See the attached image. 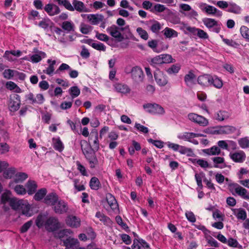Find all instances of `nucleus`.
<instances>
[{
  "label": "nucleus",
  "mask_w": 249,
  "mask_h": 249,
  "mask_svg": "<svg viewBox=\"0 0 249 249\" xmlns=\"http://www.w3.org/2000/svg\"><path fill=\"white\" fill-rule=\"evenodd\" d=\"M221 37L222 38L223 41L229 46L234 48H237V47L239 46L238 43H237V42H236L235 41L232 39L224 38L223 37V36H221Z\"/></svg>",
  "instance_id": "5fc2aeb1"
},
{
  "label": "nucleus",
  "mask_w": 249,
  "mask_h": 249,
  "mask_svg": "<svg viewBox=\"0 0 249 249\" xmlns=\"http://www.w3.org/2000/svg\"><path fill=\"white\" fill-rule=\"evenodd\" d=\"M204 24L209 29L212 28V31L218 33L221 29L220 24L214 19L205 18L202 20Z\"/></svg>",
  "instance_id": "0eeeda50"
},
{
  "label": "nucleus",
  "mask_w": 249,
  "mask_h": 249,
  "mask_svg": "<svg viewBox=\"0 0 249 249\" xmlns=\"http://www.w3.org/2000/svg\"><path fill=\"white\" fill-rule=\"evenodd\" d=\"M213 80V76L208 75L204 74L199 76L197 78L198 83L202 86L208 87L211 86V80Z\"/></svg>",
  "instance_id": "6ab92c4d"
},
{
  "label": "nucleus",
  "mask_w": 249,
  "mask_h": 249,
  "mask_svg": "<svg viewBox=\"0 0 249 249\" xmlns=\"http://www.w3.org/2000/svg\"><path fill=\"white\" fill-rule=\"evenodd\" d=\"M104 17L102 15L89 14L87 15V18L92 25H97L102 21Z\"/></svg>",
  "instance_id": "4be33fe9"
},
{
  "label": "nucleus",
  "mask_w": 249,
  "mask_h": 249,
  "mask_svg": "<svg viewBox=\"0 0 249 249\" xmlns=\"http://www.w3.org/2000/svg\"><path fill=\"white\" fill-rule=\"evenodd\" d=\"M161 60L162 64H168L176 62V60L173 58L171 55L169 54H160Z\"/></svg>",
  "instance_id": "4c0bfd02"
},
{
  "label": "nucleus",
  "mask_w": 249,
  "mask_h": 249,
  "mask_svg": "<svg viewBox=\"0 0 249 249\" xmlns=\"http://www.w3.org/2000/svg\"><path fill=\"white\" fill-rule=\"evenodd\" d=\"M33 223L32 220L27 221L24 223L20 228V231L21 233H25L28 231Z\"/></svg>",
  "instance_id": "4d7b16f0"
},
{
  "label": "nucleus",
  "mask_w": 249,
  "mask_h": 249,
  "mask_svg": "<svg viewBox=\"0 0 249 249\" xmlns=\"http://www.w3.org/2000/svg\"><path fill=\"white\" fill-rule=\"evenodd\" d=\"M28 175L23 172H18L17 173L14 179V182L15 183H19L22 182L24 180H25L28 178Z\"/></svg>",
  "instance_id": "58836bf2"
},
{
  "label": "nucleus",
  "mask_w": 249,
  "mask_h": 249,
  "mask_svg": "<svg viewBox=\"0 0 249 249\" xmlns=\"http://www.w3.org/2000/svg\"><path fill=\"white\" fill-rule=\"evenodd\" d=\"M69 93L71 97L74 98L79 96L80 90L77 86H73L69 89Z\"/></svg>",
  "instance_id": "09e8293b"
},
{
  "label": "nucleus",
  "mask_w": 249,
  "mask_h": 249,
  "mask_svg": "<svg viewBox=\"0 0 249 249\" xmlns=\"http://www.w3.org/2000/svg\"><path fill=\"white\" fill-rule=\"evenodd\" d=\"M53 211L57 214H63L68 212L69 206L64 200L59 199L52 207Z\"/></svg>",
  "instance_id": "39448f33"
},
{
  "label": "nucleus",
  "mask_w": 249,
  "mask_h": 249,
  "mask_svg": "<svg viewBox=\"0 0 249 249\" xmlns=\"http://www.w3.org/2000/svg\"><path fill=\"white\" fill-rule=\"evenodd\" d=\"M154 78L159 86H164L168 83L167 76L160 70H157L155 72Z\"/></svg>",
  "instance_id": "9b49d317"
},
{
  "label": "nucleus",
  "mask_w": 249,
  "mask_h": 249,
  "mask_svg": "<svg viewBox=\"0 0 249 249\" xmlns=\"http://www.w3.org/2000/svg\"><path fill=\"white\" fill-rule=\"evenodd\" d=\"M61 27L67 33L73 32L75 29L74 24L71 21L63 22L61 24Z\"/></svg>",
  "instance_id": "a878e982"
},
{
  "label": "nucleus",
  "mask_w": 249,
  "mask_h": 249,
  "mask_svg": "<svg viewBox=\"0 0 249 249\" xmlns=\"http://www.w3.org/2000/svg\"><path fill=\"white\" fill-rule=\"evenodd\" d=\"M20 106V97L19 95L14 94L10 96L8 107L11 111H17Z\"/></svg>",
  "instance_id": "423d86ee"
},
{
  "label": "nucleus",
  "mask_w": 249,
  "mask_h": 249,
  "mask_svg": "<svg viewBox=\"0 0 249 249\" xmlns=\"http://www.w3.org/2000/svg\"><path fill=\"white\" fill-rule=\"evenodd\" d=\"M9 186L10 187L14 189V191L16 193L19 195H25L27 191L25 187L21 185H16V186H13V182L10 183Z\"/></svg>",
  "instance_id": "c85d7f7f"
},
{
  "label": "nucleus",
  "mask_w": 249,
  "mask_h": 249,
  "mask_svg": "<svg viewBox=\"0 0 249 249\" xmlns=\"http://www.w3.org/2000/svg\"><path fill=\"white\" fill-rule=\"evenodd\" d=\"M159 42L158 40L156 39L149 40L147 42V45L154 52L156 53H159L168 48V45L163 44L162 42L159 43Z\"/></svg>",
  "instance_id": "1a4fd4ad"
},
{
  "label": "nucleus",
  "mask_w": 249,
  "mask_h": 249,
  "mask_svg": "<svg viewBox=\"0 0 249 249\" xmlns=\"http://www.w3.org/2000/svg\"><path fill=\"white\" fill-rule=\"evenodd\" d=\"M135 127L139 131L144 134L147 133L149 132L148 128L147 127L142 125L139 123H136L135 124Z\"/></svg>",
  "instance_id": "e2e57ef3"
},
{
  "label": "nucleus",
  "mask_w": 249,
  "mask_h": 249,
  "mask_svg": "<svg viewBox=\"0 0 249 249\" xmlns=\"http://www.w3.org/2000/svg\"><path fill=\"white\" fill-rule=\"evenodd\" d=\"M240 33L242 36L249 41V29L245 26L240 28Z\"/></svg>",
  "instance_id": "864d4df0"
},
{
  "label": "nucleus",
  "mask_w": 249,
  "mask_h": 249,
  "mask_svg": "<svg viewBox=\"0 0 249 249\" xmlns=\"http://www.w3.org/2000/svg\"><path fill=\"white\" fill-rule=\"evenodd\" d=\"M25 186L27 189L26 191L29 195H32L35 193L37 188L36 182L33 180H29L27 182Z\"/></svg>",
  "instance_id": "5701e85b"
},
{
  "label": "nucleus",
  "mask_w": 249,
  "mask_h": 249,
  "mask_svg": "<svg viewBox=\"0 0 249 249\" xmlns=\"http://www.w3.org/2000/svg\"><path fill=\"white\" fill-rule=\"evenodd\" d=\"M59 199L58 196L54 192H52L46 196L44 199V202L48 205L52 206V207Z\"/></svg>",
  "instance_id": "f8f14e48"
},
{
  "label": "nucleus",
  "mask_w": 249,
  "mask_h": 249,
  "mask_svg": "<svg viewBox=\"0 0 249 249\" xmlns=\"http://www.w3.org/2000/svg\"><path fill=\"white\" fill-rule=\"evenodd\" d=\"M44 52L40 51L38 54H35L31 56V60L33 63H37L40 61L42 58L46 57Z\"/></svg>",
  "instance_id": "a19ab883"
},
{
  "label": "nucleus",
  "mask_w": 249,
  "mask_h": 249,
  "mask_svg": "<svg viewBox=\"0 0 249 249\" xmlns=\"http://www.w3.org/2000/svg\"><path fill=\"white\" fill-rule=\"evenodd\" d=\"M211 81V86L213 85L217 89H220L223 86L222 81L216 76H213V80Z\"/></svg>",
  "instance_id": "de8ad7c7"
},
{
  "label": "nucleus",
  "mask_w": 249,
  "mask_h": 249,
  "mask_svg": "<svg viewBox=\"0 0 249 249\" xmlns=\"http://www.w3.org/2000/svg\"><path fill=\"white\" fill-rule=\"evenodd\" d=\"M11 192L9 190L5 191L1 196V203L5 204L6 203H10L13 197H11Z\"/></svg>",
  "instance_id": "473e14b6"
},
{
  "label": "nucleus",
  "mask_w": 249,
  "mask_h": 249,
  "mask_svg": "<svg viewBox=\"0 0 249 249\" xmlns=\"http://www.w3.org/2000/svg\"><path fill=\"white\" fill-rule=\"evenodd\" d=\"M220 151L219 147L217 146H213L210 148L203 150V152L208 155H219Z\"/></svg>",
  "instance_id": "2f4dec72"
},
{
  "label": "nucleus",
  "mask_w": 249,
  "mask_h": 249,
  "mask_svg": "<svg viewBox=\"0 0 249 249\" xmlns=\"http://www.w3.org/2000/svg\"><path fill=\"white\" fill-rule=\"evenodd\" d=\"M188 117L190 120L198 124L200 126H206L209 124V121L206 118L196 113H189L188 115Z\"/></svg>",
  "instance_id": "9d476101"
},
{
  "label": "nucleus",
  "mask_w": 249,
  "mask_h": 249,
  "mask_svg": "<svg viewBox=\"0 0 249 249\" xmlns=\"http://www.w3.org/2000/svg\"><path fill=\"white\" fill-rule=\"evenodd\" d=\"M19 210L21 211V213L23 214L28 217H30L32 215V214L29 212L30 206L28 204H24L23 202L21 205L20 206Z\"/></svg>",
  "instance_id": "a18cd8bd"
},
{
  "label": "nucleus",
  "mask_w": 249,
  "mask_h": 249,
  "mask_svg": "<svg viewBox=\"0 0 249 249\" xmlns=\"http://www.w3.org/2000/svg\"><path fill=\"white\" fill-rule=\"evenodd\" d=\"M89 186L92 190H98L101 187L98 178L95 177L91 178L89 181Z\"/></svg>",
  "instance_id": "7c9ffc66"
},
{
  "label": "nucleus",
  "mask_w": 249,
  "mask_h": 249,
  "mask_svg": "<svg viewBox=\"0 0 249 249\" xmlns=\"http://www.w3.org/2000/svg\"><path fill=\"white\" fill-rule=\"evenodd\" d=\"M238 219L241 220H245L247 218V213L245 210L243 209H241L239 210L236 214Z\"/></svg>",
  "instance_id": "774afa93"
},
{
  "label": "nucleus",
  "mask_w": 249,
  "mask_h": 249,
  "mask_svg": "<svg viewBox=\"0 0 249 249\" xmlns=\"http://www.w3.org/2000/svg\"><path fill=\"white\" fill-rule=\"evenodd\" d=\"M45 228L50 232H53L57 230L60 227L58 220L55 217H50L46 221Z\"/></svg>",
  "instance_id": "6e6552de"
},
{
  "label": "nucleus",
  "mask_w": 249,
  "mask_h": 249,
  "mask_svg": "<svg viewBox=\"0 0 249 249\" xmlns=\"http://www.w3.org/2000/svg\"><path fill=\"white\" fill-rule=\"evenodd\" d=\"M47 191L45 188L38 190L35 194L34 198L36 201H40L42 199L46 196Z\"/></svg>",
  "instance_id": "f704fd0d"
},
{
  "label": "nucleus",
  "mask_w": 249,
  "mask_h": 249,
  "mask_svg": "<svg viewBox=\"0 0 249 249\" xmlns=\"http://www.w3.org/2000/svg\"><path fill=\"white\" fill-rule=\"evenodd\" d=\"M196 78V75L192 71H189L188 73L184 77V81L187 86H191L194 83V80Z\"/></svg>",
  "instance_id": "cd10ccee"
},
{
  "label": "nucleus",
  "mask_w": 249,
  "mask_h": 249,
  "mask_svg": "<svg viewBox=\"0 0 249 249\" xmlns=\"http://www.w3.org/2000/svg\"><path fill=\"white\" fill-rule=\"evenodd\" d=\"M144 74L142 69L139 66L132 67L131 78L133 83L136 85L142 83L143 81Z\"/></svg>",
  "instance_id": "7ed1b4c3"
},
{
  "label": "nucleus",
  "mask_w": 249,
  "mask_h": 249,
  "mask_svg": "<svg viewBox=\"0 0 249 249\" xmlns=\"http://www.w3.org/2000/svg\"><path fill=\"white\" fill-rule=\"evenodd\" d=\"M84 143L85 144V147H84L83 144L81 143L83 154L84 155L86 160L88 161L90 167L91 168H94L98 164V160L95 154L96 151L92 149L90 144L88 143L87 141H85Z\"/></svg>",
  "instance_id": "f257e3e1"
},
{
  "label": "nucleus",
  "mask_w": 249,
  "mask_h": 249,
  "mask_svg": "<svg viewBox=\"0 0 249 249\" xmlns=\"http://www.w3.org/2000/svg\"><path fill=\"white\" fill-rule=\"evenodd\" d=\"M228 189L233 195L237 194L244 199H249V193L247 194V190L236 183H229Z\"/></svg>",
  "instance_id": "f03ea898"
},
{
  "label": "nucleus",
  "mask_w": 249,
  "mask_h": 249,
  "mask_svg": "<svg viewBox=\"0 0 249 249\" xmlns=\"http://www.w3.org/2000/svg\"><path fill=\"white\" fill-rule=\"evenodd\" d=\"M180 69V66L178 64L173 65L167 70V72L170 74L177 73Z\"/></svg>",
  "instance_id": "6e6d98bb"
},
{
  "label": "nucleus",
  "mask_w": 249,
  "mask_h": 249,
  "mask_svg": "<svg viewBox=\"0 0 249 249\" xmlns=\"http://www.w3.org/2000/svg\"><path fill=\"white\" fill-rule=\"evenodd\" d=\"M74 187L77 191H81L85 190V187L83 184H80V180L75 178L73 179Z\"/></svg>",
  "instance_id": "13d9d810"
},
{
  "label": "nucleus",
  "mask_w": 249,
  "mask_h": 249,
  "mask_svg": "<svg viewBox=\"0 0 249 249\" xmlns=\"http://www.w3.org/2000/svg\"><path fill=\"white\" fill-rule=\"evenodd\" d=\"M203 136H204V135L200 133L185 132L182 135H178V137L179 139L184 140L190 142L193 138Z\"/></svg>",
  "instance_id": "412c9836"
},
{
  "label": "nucleus",
  "mask_w": 249,
  "mask_h": 249,
  "mask_svg": "<svg viewBox=\"0 0 249 249\" xmlns=\"http://www.w3.org/2000/svg\"><path fill=\"white\" fill-rule=\"evenodd\" d=\"M44 10L50 16H53L58 14L60 10L58 6L54 4L49 3L44 7Z\"/></svg>",
  "instance_id": "dca6fc26"
},
{
  "label": "nucleus",
  "mask_w": 249,
  "mask_h": 249,
  "mask_svg": "<svg viewBox=\"0 0 249 249\" xmlns=\"http://www.w3.org/2000/svg\"><path fill=\"white\" fill-rule=\"evenodd\" d=\"M136 31L139 36L143 39L146 40L148 39V34L147 32L145 30H143L141 27H138L136 29Z\"/></svg>",
  "instance_id": "8fccbe9b"
},
{
  "label": "nucleus",
  "mask_w": 249,
  "mask_h": 249,
  "mask_svg": "<svg viewBox=\"0 0 249 249\" xmlns=\"http://www.w3.org/2000/svg\"><path fill=\"white\" fill-rule=\"evenodd\" d=\"M80 55L83 58H88L90 56V53L89 50L85 47V46H82V50L80 52Z\"/></svg>",
  "instance_id": "69168bd1"
},
{
  "label": "nucleus",
  "mask_w": 249,
  "mask_h": 249,
  "mask_svg": "<svg viewBox=\"0 0 249 249\" xmlns=\"http://www.w3.org/2000/svg\"><path fill=\"white\" fill-rule=\"evenodd\" d=\"M47 62L49 63L50 65L46 70H43V72L47 74L51 75L54 70V66L56 64V61H52L50 59H48Z\"/></svg>",
  "instance_id": "79ce46f5"
},
{
  "label": "nucleus",
  "mask_w": 249,
  "mask_h": 249,
  "mask_svg": "<svg viewBox=\"0 0 249 249\" xmlns=\"http://www.w3.org/2000/svg\"><path fill=\"white\" fill-rule=\"evenodd\" d=\"M106 199L108 204L112 209H115L117 207L118 205L117 204L116 200L114 196L112 194L110 193L107 194L106 196Z\"/></svg>",
  "instance_id": "c9c22d12"
},
{
  "label": "nucleus",
  "mask_w": 249,
  "mask_h": 249,
  "mask_svg": "<svg viewBox=\"0 0 249 249\" xmlns=\"http://www.w3.org/2000/svg\"><path fill=\"white\" fill-rule=\"evenodd\" d=\"M9 150V146L6 143H0V154H3L8 152Z\"/></svg>",
  "instance_id": "338daca9"
},
{
  "label": "nucleus",
  "mask_w": 249,
  "mask_h": 249,
  "mask_svg": "<svg viewBox=\"0 0 249 249\" xmlns=\"http://www.w3.org/2000/svg\"><path fill=\"white\" fill-rule=\"evenodd\" d=\"M143 107L151 114L163 115L165 113L164 108L160 105L156 103L144 104Z\"/></svg>",
  "instance_id": "20e7f679"
},
{
  "label": "nucleus",
  "mask_w": 249,
  "mask_h": 249,
  "mask_svg": "<svg viewBox=\"0 0 249 249\" xmlns=\"http://www.w3.org/2000/svg\"><path fill=\"white\" fill-rule=\"evenodd\" d=\"M230 158L235 162L242 163L246 160V154L243 151H239L234 153H230Z\"/></svg>",
  "instance_id": "ddd939ff"
},
{
  "label": "nucleus",
  "mask_w": 249,
  "mask_h": 249,
  "mask_svg": "<svg viewBox=\"0 0 249 249\" xmlns=\"http://www.w3.org/2000/svg\"><path fill=\"white\" fill-rule=\"evenodd\" d=\"M161 28V26L160 23L157 21H155V23L151 26L150 30L154 33H158Z\"/></svg>",
  "instance_id": "052dcab7"
},
{
  "label": "nucleus",
  "mask_w": 249,
  "mask_h": 249,
  "mask_svg": "<svg viewBox=\"0 0 249 249\" xmlns=\"http://www.w3.org/2000/svg\"><path fill=\"white\" fill-rule=\"evenodd\" d=\"M212 160L214 163V167L224 168L226 167L225 159L223 157H215L212 158Z\"/></svg>",
  "instance_id": "bb28decb"
},
{
  "label": "nucleus",
  "mask_w": 249,
  "mask_h": 249,
  "mask_svg": "<svg viewBox=\"0 0 249 249\" xmlns=\"http://www.w3.org/2000/svg\"><path fill=\"white\" fill-rule=\"evenodd\" d=\"M53 25L54 23L49 18H44L38 23V26L45 30H52Z\"/></svg>",
  "instance_id": "393cba45"
},
{
  "label": "nucleus",
  "mask_w": 249,
  "mask_h": 249,
  "mask_svg": "<svg viewBox=\"0 0 249 249\" xmlns=\"http://www.w3.org/2000/svg\"><path fill=\"white\" fill-rule=\"evenodd\" d=\"M72 4L73 5L74 10H76L79 12H88V9L86 7L84 3L77 0H73Z\"/></svg>",
  "instance_id": "aec40b11"
},
{
  "label": "nucleus",
  "mask_w": 249,
  "mask_h": 249,
  "mask_svg": "<svg viewBox=\"0 0 249 249\" xmlns=\"http://www.w3.org/2000/svg\"><path fill=\"white\" fill-rule=\"evenodd\" d=\"M163 35L166 38L176 37L178 36V33L172 28L166 27L163 31Z\"/></svg>",
  "instance_id": "c756f323"
},
{
  "label": "nucleus",
  "mask_w": 249,
  "mask_h": 249,
  "mask_svg": "<svg viewBox=\"0 0 249 249\" xmlns=\"http://www.w3.org/2000/svg\"><path fill=\"white\" fill-rule=\"evenodd\" d=\"M113 86L117 92L122 94H126L131 91L129 87L125 84L117 83L114 84Z\"/></svg>",
  "instance_id": "a211bd4d"
},
{
  "label": "nucleus",
  "mask_w": 249,
  "mask_h": 249,
  "mask_svg": "<svg viewBox=\"0 0 249 249\" xmlns=\"http://www.w3.org/2000/svg\"><path fill=\"white\" fill-rule=\"evenodd\" d=\"M63 246L66 247V249H72L78 243L76 239L68 237L65 240H63Z\"/></svg>",
  "instance_id": "b1692460"
},
{
  "label": "nucleus",
  "mask_w": 249,
  "mask_h": 249,
  "mask_svg": "<svg viewBox=\"0 0 249 249\" xmlns=\"http://www.w3.org/2000/svg\"><path fill=\"white\" fill-rule=\"evenodd\" d=\"M89 140L93 141V148L95 151H97L99 149V142L98 140V133L97 130H93L89 136Z\"/></svg>",
  "instance_id": "2eb2a0df"
},
{
  "label": "nucleus",
  "mask_w": 249,
  "mask_h": 249,
  "mask_svg": "<svg viewBox=\"0 0 249 249\" xmlns=\"http://www.w3.org/2000/svg\"><path fill=\"white\" fill-rule=\"evenodd\" d=\"M229 117V113L226 111L220 110L215 115V119L218 121H223Z\"/></svg>",
  "instance_id": "e433bc0d"
},
{
  "label": "nucleus",
  "mask_w": 249,
  "mask_h": 249,
  "mask_svg": "<svg viewBox=\"0 0 249 249\" xmlns=\"http://www.w3.org/2000/svg\"><path fill=\"white\" fill-rule=\"evenodd\" d=\"M108 33L113 37L117 38L121 41L124 39V37L119 31V28L116 25H112L107 29Z\"/></svg>",
  "instance_id": "4468645a"
},
{
  "label": "nucleus",
  "mask_w": 249,
  "mask_h": 249,
  "mask_svg": "<svg viewBox=\"0 0 249 249\" xmlns=\"http://www.w3.org/2000/svg\"><path fill=\"white\" fill-rule=\"evenodd\" d=\"M148 142L152 143L155 146L159 148H161L163 147V142L160 140H154L152 139H148Z\"/></svg>",
  "instance_id": "680f3d73"
},
{
  "label": "nucleus",
  "mask_w": 249,
  "mask_h": 249,
  "mask_svg": "<svg viewBox=\"0 0 249 249\" xmlns=\"http://www.w3.org/2000/svg\"><path fill=\"white\" fill-rule=\"evenodd\" d=\"M23 201L22 200H18L16 197H13L9 204L12 209L18 210H19Z\"/></svg>",
  "instance_id": "72a5a7b5"
},
{
  "label": "nucleus",
  "mask_w": 249,
  "mask_h": 249,
  "mask_svg": "<svg viewBox=\"0 0 249 249\" xmlns=\"http://www.w3.org/2000/svg\"><path fill=\"white\" fill-rule=\"evenodd\" d=\"M53 147L55 150L58 151L59 152H61L64 149V146L61 141L59 138L57 139H53Z\"/></svg>",
  "instance_id": "ea45409f"
},
{
  "label": "nucleus",
  "mask_w": 249,
  "mask_h": 249,
  "mask_svg": "<svg viewBox=\"0 0 249 249\" xmlns=\"http://www.w3.org/2000/svg\"><path fill=\"white\" fill-rule=\"evenodd\" d=\"M227 11L236 14H239L241 12V8L235 3H230Z\"/></svg>",
  "instance_id": "c03bdc74"
},
{
  "label": "nucleus",
  "mask_w": 249,
  "mask_h": 249,
  "mask_svg": "<svg viewBox=\"0 0 249 249\" xmlns=\"http://www.w3.org/2000/svg\"><path fill=\"white\" fill-rule=\"evenodd\" d=\"M149 62L151 66L155 68L162 65L160 55H157L154 57L153 58H151L150 61H149Z\"/></svg>",
  "instance_id": "49530a36"
},
{
  "label": "nucleus",
  "mask_w": 249,
  "mask_h": 249,
  "mask_svg": "<svg viewBox=\"0 0 249 249\" xmlns=\"http://www.w3.org/2000/svg\"><path fill=\"white\" fill-rule=\"evenodd\" d=\"M95 216L99 218L100 220L102 221L104 224L108 225L111 223L110 219L100 212H97Z\"/></svg>",
  "instance_id": "37998d69"
},
{
  "label": "nucleus",
  "mask_w": 249,
  "mask_h": 249,
  "mask_svg": "<svg viewBox=\"0 0 249 249\" xmlns=\"http://www.w3.org/2000/svg\"><path fill=\"white\" fill-rule=\"evenodd\" d=\"M81 221L75 216L69 215L66 219V224L71 228H78L80 226Z\"/></svg>",
  "instance_id": "f3484780"
},
{
  "label": "nucleus",
  "mask_w": 249,
  "mask_h": 249,
  "mask_svg": "<svg viewBox=\"0 0 249 249\" xmlns=\"http://www.w3.org/2000/svg\"><path fill=\"white\" fill-rule=\"evenodd\" d=\"M15 71L11 69L5 70L3 72V77L7 79H11L14 76Z\"/></svg>",
  "instance_id": "603ef678"
},
{
  "label": "nucleus",
  "mask_w": 249,
  "mask_h": 249,
  "mask_svg": "<svg viewBox=\"0 0 249 249\" xmlns=\"http://www.w3.org/2000/svg\"><path fill=\"white\" fill-rule=\"evenodd\" d=\"M91 46L98 51H105L106 47V46L102 43L99 42L98 43H93L91 44Z\"/></svg>",
  "instance_id": "bf43d9fd"
},
{
  "label": "nucleus",
  "mask_w": 249,
  "mask_h": 249,
  "mask_svg": "<svg viewBox=\"0 0 249 249\" xmlns=\"http://www.w3.org/2000/svg\"><path fill=\"white\" fill-rule=\"evenodd\" d=\"M76 164L77 170L81 173V174L83 176H87V172L85 167L81 164L80 161H77Z\"/></svg>",
  "instance_id": "0e129e2a"
},
{
  "label": "nucleus",
  "mask_w": 249,
  "mask_h": 249,
  "mask_svg": "<svg viewBox=\"0 0 249 249\" xmlns=\"http://www.w3.org/2000/svg\"><path fill=\"white\" fill-rule=\"evenodd\" d=\"M240 146L243 149L249 147V139L247 137L241 138L238 140Z\"/></svg>",
  "instance_id": "3c124183"
}]
</instances>
